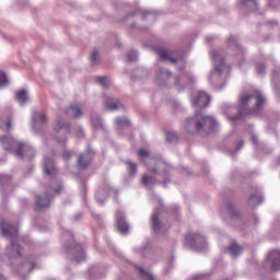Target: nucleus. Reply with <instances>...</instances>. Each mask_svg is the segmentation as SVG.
I'll use <instances>...</instances> for the list:
<instances>
[{
    "mask_svg": "<svg viewBox=\"0 0 280 280\" xmlns=\"http://www.w3.org/2000/svg\"><path fill=\"white\" fill-rule=\"evenodd\" d=\"M0 231L3 237H8V240L11 242V244L5 248V259H9L10 261L21 257V248L19 247L25 245V241L18 240L19 228H16L14 224H11L10 222L2 221L0 223Z\"/></svg>",
    "mask_w": 280,
    "mask_h": 280,
    "instance_id": "obj_1",
    "label": "nucleus"
},
{
    "mask_svg": "<svg viewBox=\"0 0 280 280\" xmlns=\"http://www.w3.org/2000/svg\"><path fill=\"white\" fill-rule=\"evenodd\" d=\"M186 130L189 128H196L199 135H209L218 128V121L212 116H205L202 113L196 110V115L192 118H188L185 122Z\"/></svg>",
    "mask_w": 280,
    "mask_h": 280,
    "instance_id": "obj_2",
    "label": "nucleus"
},
{
    "mask_svg": "<svg viewBox=\"0 0 280 280\" xmlns=\"http://www.w3.org/2000/svg\"><path fill=\"white\" fill-rule=\"evenodd\" d=\"M1 145L8 152H12L14 156L20 159H34V148L27 143L14 140L12 137H2L0 139Z\"/></svg>",
    "mask_w": 280,
    "mask_h": 280,
    "instance_id": "obj_3",
    "label": "nucleus"
},
{
    "mask_svg": "<svg viewBox=\"0 0 280 280\" xmlns=\"http://www.w3.org/2000/svg\"><path fill=\"white\" fill-rule=\"evenodd\" d=\"M210 56L214 66V70L210 72L209 81L212 84H218L222 82L231 71V67L226 66L224 62V56L220 54V50H211Z\"/></svg>",
    "mask_w": 280,
    "mask_h": 280,
    "instance_id": "obj_4",
    "label": "nucleus"
},
{
    "mask_svg": "<svg viewBox=\"0 0 280 280\" xmlns=\"http://www.w3.org/2000/svg\"><path fill=\"white\" fill-rule=\"evenodd\" d=\"M264 104H266V97L259 91L254 94L244 93L240 96V108L248 115L261 110Z\"/></svg>",
    "mask_w": 280,
    "mask_h": 280,
    "instance_id": "obj_5",
    "label": "nucleus"
},
{
    "mask_svg": "<svg viewBox=\"0 0 280 280\" xmlns=\"http://www.w3.org/2000/svg\"><path fill=\"white\" fill-rule=\"evenodd\" d=\"M138 156L140 161L147 164L149 172H152L155 176H165V172L170 170L165 160L150 156V152L145 149L138 150Z\"/></svg>",
    "mask_w": 280,
    "mask_h": 280,
    "instance_id": "obj_6",
    "label": "nucleus"
},
{
    "mask_svg": "<svg viewBox=\"0 0 280 280\" xmlns=\"http://www.w3.org/2000/svg\"><path fill=\"white\" fill-rule=\"evenodd\" d=\"M52 130V137L57 145H59V148H65V143H67V133L71 132V128H69V125L65 122V118H57L54 121Z\"/></svg>",
    "mask_w": 280,
    "mask_h": 280,
    "instance_id": "obj_7",
    "label": "nucleus"
},
{
    "mask_svg": "<svg viewBox=\"0 0 280 280\" xmlns=\"http://www.w3.org/2000/svg\"><path fill=\"white\" fill-rule=\"evenodd\" d=\"M158 54H159V60H161L162 62H172L173 65H177V67H182V68H178L179 71L183 70V67H185V59L176 58L178 52L174 50H165L163 48H160L158 49Z\"/></svg>",
    "mask_w": 280,
    "mask_h": 280,
    "instance_id": "obj_8",
    "label": "nucleus"
},
{
    "mask_svg": "<svg viewBox=\"0 0 280 280\" xmlns=\"http://www.w3.org/2000/svg\"><path fill=\"white\" fill-rule=\"evenodd\" d=\"M185 245L194 250H202L207 248V238L198 233H191L185 237Z\"/></svg>",
    "mask_w": 280,
    "mask_h": 280,
    "instance_id": "obj_9",
    "label": "nucleus"
},
{
    "mask_svg": "<svg viewBox=\"0 0 280 280\" xmlns=\"http://www.w3.org/2000/svg\"><path fill=\"white\" fill-rule=\"evenodd\" d=\"M211 102V97L206 92H197L196 95L191 98V104L195 108H207Z\"/></svg>",
    "mask_w": 280,
    "mask_h": 280,
    "instance_id": "obj_10",
    "label": "nucleus"
},
{
    "mask_svg": "<svg viewBox=\"0 0 280 280\" xmlns=\"http://www.w3.org/2000/svg\"><path fill=\"white\" fill-rule=\"evenodd\" d=\"M266 266L270 270H280V250L272 249L266 257Z\"/></svg>",
    "mask_w": 280,
    "mask_h": 280,
    "instance_id": "obj_11",
    "label": "nucleus"
},
{
    "mask_svg": "<svg viewBox=\"0 0 280 280\" xmlns=\"http://www.w3.org/2000/svg\"><path fill=\"white\" fill-rule=\"evenodd\" d=\"M151 224L152 230L156 233V235H163V233H167L170 230V224L161 223V220H159V212H153L151 217Z\"/></svg>",
    "mask_w": 280,
    "mask_h": 280,
    "instance_id": "obj_12",
    "label": "nucleus"
},
{
    "mask_svg": "<svg viewBox=\"0 0 280 280\" xmlns=\"http://www.w3.org/2000/svg\"><path fill=\"white\" fill-rule=\"evenodd\" d=\"M191 82H194V75L190 73L174 78V86L177 91H183V89H185L187 84H191Z\"/></svg>",
    "mask_w": 280,
    "mask_h": 280,
    "instance_id": "obj_13",
    "label": "nucleus"
},
{
    "mask_svg": "<svg viewBox=\"0 0 280 280\" xmlns=\"http://www.w3.org/2000/svg\"><path fill=\"white\" fill-rule=\"evenodd\" d=\"M44 172L46 176H56L57 170H56V164L54 163V160L49 159L47 154L44 155Z\"/></svg>",
    "mask_w": 280,
    "mask_h": 280,
    "instance_id": "obj_14",
    "label": "nucleus"
},
{
    "mask_svg": "<svg viewBox=\"0 0 280 280\" xmlns=\"http://www.w3.org/2000/svg\"><path fill=\"white\" fill-rule=\"evenodd\" d=\"M94 153L91 150L85 151L78 159L79 167L82 170H86L89 165H91V161H93Z\"/></svg>",
    "mask_w": 280,
    "mask_h": 280,
    "instance_id": "obj_15",
    "label": "nucleus"
},
{
    "mask_svg": "<svg viewBox=\"0 0 280 280\" xmlns=\"http://www.w3.org/2000/svg\"><path fill=\"white\" fill-rule=\"evenodd\" d=\"M170 78H172V71L164 69V68H160L158 70L156 80H158L159 84H163V82H164V86H167Z\"/></svg>",
    "mask_w": 280,
    "mask_h": 280,
    "instance_id": "obj_16",
    "label": "nucleus"
},
{
    "mask_svg": "<svg viewBox=\"0 0 280 280\" xmlns=\"http://www.w3.org/2000/svg\"><path fill=\"white\" fill-rule=\"evenodd\" d=\"M116 222L120 233H128L130 231V225H128V222L124 219V213L119 210L116 212Z\"/></svg>",
    "mask_w": 280,
    "mask_h": 280,
    "instance_id": "obj_17",
    "label": "nucleus"
},
{
    "mask_svg": "<svg viewBox=\"0 0 280 280\" xmlns=\"http://www.w3.org/2000/svg\"><path fill=\"white\" fill-rule=\"evenodd\" d=\"M69 250H72L74 254V257L71 258V261H77V264H80L86 259V255L84 254V249L80 245H74L73 247H69Z\"/></svg>",
    "mask_w": 280,
    "mask_h": 280,
    "instance_id": "obj_18",
    "label": "nucleus"
},
{
    "mask_svg": "<svg viewBox=\"0 0 280 280\" xmlns=\"http://www.w3.org/2000/svg\"><path fill=\"white\" fill-rule=\"evenodd\" d=\"M105 108L106 110H125L126 107L121 102L115 100V98H107L105 101Z\"/></svg>",
    "mask_w": 280,
    "mask_h": 280,
    "instance_id": "obj_19",
    "label": "nucleus"
},
{
    "mask_svg": "<svg viewBox=\"0 0 280 280\" xmlns=\"http://www.w3.org/2000/svg\"><path fill=\"white\" fill-rule=\"evenodd\" d=\"M115 126H116V129L118 130V135H121V132L119 130H126V129L130 128V126H131L130 118L117 117L115 119Z\"/></svg>",
    "mask_w": 280,
    "mask_h": 280,
    "instance_id": "obj_20",
    "label": "nucleus"
},
{
    "mask_svg": "<svg viewBox=\"0 0 280 280\" xmlns=\"http://www.w3.org/2000/svg\"><path fill=\"white\" fill-rule=\"evenodd\" d=\"M51 202V197H43L38 196L36 200V209L37 211H43L44 209H49V205Z\"/></svg>",
    "mask_w": 280,
    "mask_h": 280,
    "instance_id": "obj_21",
    "label": "nucleus"
},
{
    "mask_svg": "<svg viewBox=\"0 0 280 280\" xmlns=\"http://www.w3.org/2000/svg\"><path fill=\"white\" fill-rule=\"evenodd\" d=\"M32 119V128L33 130H36V124H45V121H47V116L45 115V112H34Z\"/></svg>",
    "mask_w": 280,
    "mask_h": 280,
    "instance_id": "obj_22",
    "label": "nucleus"
},
{
    "mask_svg": "<svg viewBox=\"0 0 280 280\" xmlns=\"http://www.w3.org/2000/svg\"><path fill=\"white\" fill-rule=\"evenodd\" d=\"M66 115L68 117H73L74 119H78V117H82L84 114L82 113V109H80V106H78V105H70L66 109Z\"/></svg>",
    "mask_w": 280,
    "mask_h": 280,
    "instance_id": "obj_23",
    "label": "nucleus"
},
{
    "mask_svg": "<svg viewBox=\"0 0 280 280\" xmlns=\"http://www.w3.org/2000/svg\"><path fill=\"white\" fill-rule=\"evenodd\" d=\"M91 122L94 130H102L104 128V122L102 121V117L98 114L93 113L91 115Z\"/></svg>",
    "mask_w": 280,
    "mask_h": 280,
    "instance_id": "obj_24",
    "label": "nucleus"
},
{
    "mask_svg": "<svg viewBox=\"0 0 280 280\" xmlns=\"http://www.w3.org/2000/svg\"><path fill=\"white\" fill-rule=\"evenodd\" d=\"M228 252L230 253L231 257H240L242 253H244V248L238 244L234 243L230 247H228Z\"/></svg>",
    "mask_w": 280,
    "mask_h": 280,
    "instance_id": "obj_25",
    "label": "nucleus"
},
{
    "mask_svg": "<svg viewBox=\"0 0 280 280\" xmlns=\"http://www.w3.org/2000/svg\"><path fill=\"white\" fill-rule=\"evenodd\" d=\"M15 97L20 104V106H23L25 102L30 100V96H27V91L25 90H20L15 93Z\"/></svg>",
    "mask_w": 280,
    "mask_h": 280,
    "instance_id": "obj_26",
    "label": "nucleus"
},
{
    "mask_svg": "<svg viewBox=\"0 0 280 280\" xmlns=\"http://www.w3.org/2000/svg\"><path fill=\"white\" fill-rule=\"evenodd\" d=\"M155 183H156V179L153 176L148 174L143 175L142 185H144V187H148V189H152Z\"/></svg>",
    "mask_w": 280,
    "mask_h": 280,
    "instance_id": "obj_27",
    "label": "nucleus"
},
{
    "mask_svg": "<svg viewBox=\"0 0 280 280\" xmlns=\"http://www.w3.org/2000/svg\"><path fill=\"white\" fill-rule=\"evenodd\" d=\"M264 198L261 195H252L248 199L249 207H257V205H261Z\"/></svg>",
    "mask_w": 280,
    "mask_h": 280,
    "instance_id": "obj_28",
    "label": "nucleus"
},
{
    "mask_svg": "<svg viewBox=\"0 0 280 280\" xmlns=\"http://www.w3.org/2000/svg\"><path fill=\"white\" fill-rule=\"evenodd\" d=\"M138 272H140L143 280H154V276L150 271L145 270L143 267H138Z\"/></svg>",
    "mask_w": 280,
    "mask_h": 280,
    "instance_id": "obj_29",
    "label": "nucleus"
},
{
    "mask_svg": "<svg viewBox=\"0 0 280 280\" xmlns=\"http://www.w3.org/2000/svg\"><path fill=\"white\" fill-rule=\"evenodd\" d=\"M0 128H2V130H7V131L12 130V121L10 120V118L0 119Z\"/></svg>",
    "mask_w": 280,
    "mask_h": 280,
    "instance_id": "obj_30",
    "label": "nucleus"
},
{
    "mask_svg": "<svg viewBox=\"0 0 280 280\" xmlns=\"http://www.w3.org/2000/svg\"><path fill=\"white\" fill-rule=\"evenodd\" d=\"M228 47H232V49H235L236 51H242V48L237 44V39L235 37H230L229 38Z\"/></svg>",
    "mask_w": 280,
    "mask_h": 280,
    "instance_id": "obj_31",
    "label": "nucleus"
},
{
    "mask_svg": "<svg viewBox=\"0 0 280 280\" xmlns=\"http://www.w3.org/2000/svg\"><path fill=\"white\" fill-rule=\"evenodd\" d=\"M98 82L103 89H108V86H110V80L106 77H98Z\"/></svg>",
    "mask_w": 280,
    "mask_h": 280,
    "instance_id": "obj_32",
    "label": "nucleus"
},
{
    "mask_svg": "<svg viewBox=\"0 0 280 280\" xmlns=\"http://www.w3.org/2000/svg\"><path fill=\"white\" fill-rule=\"evenodd\" d=\"M178 139V135L174 131H170L166 133V141H168V143H174V141H176Z\"/></svg>",
    "mask_w": 280,
    "mask_h": 280,
    "instance_id": "obj_33",
    "label": "nucleus"
},
{
    "mask_svg": "<svg viewBox=\"0 0 280 280\" xmlns=\"http://www.w3.org/2000/svg\"><path fill=\"white\" fill-rule=\"evenodd\" d=\"M10 180H12V178L9 175H0V185L3 187L9 186L10 185Z\"/></svg>",
    "mask_w": 280,
    "mask_h": 280,
    "instance_id": "obj_34",
    "label": "nucleus"
},
{
    "mask_svg": "<svg viewBox=\"0 0 280 280\" xmlns=\"http://www.w3.org/2000/svg\"><path fill=\"white\" fill-rule=\"evenodd\" d=\"M90 60L93 65H97V62H100V52L97 50H93L90 56Z\"/></svg>",
    "mask_w": 280,
    "mask_h": 280,
    "instance_id": "obj_35",
    "label": "nucleus"
},
{
    "mask_svg": "<svg viewBox=\"0 0 280 280\" xmlns=\"http://www.w3.org/2000/svg\"><path fill=\"white\" fill-rule=\"evenodd\" d=\"M3 86H8V77L0 71V89H3Z\"/></svg>",
    "mask_w": 280,
    "mask_h": 280,
    "instance_id": "obj_36",
    "label": "nucleus"
},
{
    "mask_svg": "<svg viewBox=\"0 0 280 280\" xmlns=\"http://www.w3.org/2000/svg\"><path fill=\"white\" fill-rule=\"evenodd\" d=\"M127 165H129V172L132 176L137 174V163H133L132 161H127Z\"/></svg>",
    "mask_w": 280,
    "mask_h": 280,
    "instance_id": "obj_37",
    "label": "nucleus"
},
{
    "mask_svg": "<svg viewBox=\"0 0 280 280\" xmlns=\"http://www.w3.org/2000/svg\"><path fill=\"white\" fill-rule=\"evenodd\" d=\"M137 58H138V55L135 50H131L127 54V60H129V62H135Z\"/></svg>",
    "mask_w": 280,
    "mask_h": 280,
    "instance_id": "obj_38",
    "label": "nucleus"
},
{
    "mask_svg": "<svg viewBox=\"0 0 280 280\" xmlns=\"http://www.w3.org/2000/svg\"><path fill=\"white\" fill-rule=\"evenodd\" d=\"M106 194V190H97L96 200L100 205H104V199L102 197Z\"/></svg>",
    "mask_w": 280,
    "mask_h": 280,
    "instance_id": "obj_39",
    "label": "nucleus"
},
{
    "mask_svg": "<svg viewBox=\"0 0 280 280\" xmlns=\"http://www.w3.org/2000/svg\"><path fill=\"white\" fill-rule=\"evenodd\" d=\"M226 211L231 218H235V215H237V212H235V208L232 206V203L226 206Z\"/></svg>",
    "mask_w": 280,
    "mask_h": 280,
    "instance_id": "obj_40",
    "label": "nucleus"
},
{
    "mask_svg": "<svg viewBox=\"0 0 280 280\" xmlns=\"http://www.w3.org/2000/svg\"><path fill=\"white\" fill-rule=\"evenodd\" d=\"M256 71H257L258 75H264L266 73V66L264 63L257 65Z\"/></svg>",
    "mask_w": 280,
    "mask_h": 280,
    "instance_id": "obj_41",
    "label": "nucleus"
},
{
    "mask_svg": "<svg viewBox=\"0 0 280 280\" xmlns=\"http://www.w3.org/2000/svg\"><path fill=\"white\" fill-rule=\"evenodd\" d=\"M230 119H231V121H233V124H242V121H244L242 114H240L237 116H232V117H230Z\"/></svg>",
    "mask_w": 280,
    "mask_h": 280,
    "instance_id": "obj_42",
    "label": "nucleus"
},
{
    "mask_svg": "<svg viewBox=\"0 0 280 280\" xmlns=\"http://www.w3.org/2000/svg\"><path fill=\"white\" fill-rule=\"evenodd\" d=\"M35 265L33 262H25V265L23 266V270H27V272H32V270H34Z\"/></svg>",
    "mask_w": 280,
    "mask_h": 280,
    "instance_id": "obj_43",
    "label": "nucleus"
},
{
    "mask_svg": "<svg viewBox=\"0 0 280 280\" xmlns=\"http://www.w3.org/2000/svg\"><path fill=\"white\" fill-rule=\"evenodd\" d=\"M242 3L243 5H257L256 0H243Z\"/></svg>",
    "mask_w": 280,
    "mask_h": 280,
    "instance_id": "obj_44",
    "label": "nucleus"
},
{
    "mask_svg": "<svg viewBox=\"0 0 280 280\" xmlns=\"http://www.w3.org/2000/svg\"><path fill=\"white\" fill-rule=\"evenodd\" d=\"M136 72L138 73L139 78H143V75H145V73H148V70H143V68H138L136 70Z\"/></svg>",
    "mask_w": 280,
    "mask_h": 280,
    "instance_id": "obj_45",
    "label": "nucleus"
},
{
    "mask_svg": "<svg viewBox=\"0 0 280 280\" xmlns=\"http://www.w3.org/2000/svg\"><path fill=\"white\" fill-rule=\"evenodd\" d=\"M74 132H78V137H84V131L82 130V127L80 126H77L74 129H73Z\"/></svg>",
    "mask_w": 280,
    "mask_h": 280,
    "instance_id": "obj_46",
    "label": "nucleus"
},
{
    "mask_svg": "<svg viewBox=\"0 0 280 280\" xmlns=\"http://www.w3.org/2000/svg\"><path fill=\"white\" fill-rule=\"evenodd\" d=\"M73 155V152L71 151H67L62 154V158L67 161L68 159H70Z\"/></svg>",
    "mask_w": 280,
    "mask_h": 280,
    "instance_id": "obj_47",
    "label": "nucleus"
},
{
    "mask_svg": "<svg viewBox=\"0 0 280 280\" xmlns=\"http://www.w3.org/2000/svg\"><path fill=\"white\" fill-rule=\"evenodd\" d=\"M140 12H141V14L144 16V19H145V16H148V14H152V12H150V11H148V10H140Z\"/></svg>",
    "mask_w": 280,
    "mask_h": 280,
    "instance_id": "obj_48",
    "label": "nucleus"
},
{
    "mask_svg": "<svg viewBox=\"0 0 280 280\" xmlns=\"http://www.w3.org/2000/svg\"><path fill=\"white\" fill-rule=\"evenodd\" d=\"M252 143H254V145H256V143H257V136L252 135Z\"/></svg>",
    "mask_w": 280,
    "mask_h": 280,
    "instance_id": "obj_49",
    "label": "nucleus"
},
{
    "mask_svg": "<svg viewBox=\"0 0 280 280\" xmlns=\"http://www.w3.org/2000/svg\"><path fill=\"white\" fill-rule=\"evenodd\" d=\"M60 189H61V186H58L57 188H54L52 191H55V194H60Z\"/></svg>",
    "mask_w": 280,
    "mask_h": 280,
    "instance_id": "obj_50",
    "label": "nucleus"
},
{
    "mask_svg": "<svg viewBox=\"0 0 280 280\" xmlns=\"http://www.w3.org/2000/svg\"><path fill=\"white\" fill-rule=\"evenodd\" d=\"M108 194H117L116 189L109 188Z\"/></svg>",
    "mask_w": 280,
    "mask_h": 280,
    "instance_id": "obj_51",
    "label": "nucleus"
},
{
    "mask_svg": "<svg viewBox=\"0 0 280 280\" xmlns=\"http://www.w3.org/2000/svg\"><path fill=\"white\" fill-rule=\"evenodd\" d=\"M206 40L207 43H211V40H213V37H207Z\"/></svg>",
    "mask_w": 280,
    "mask_h": 280,
    "instance_id": "obj_52",
    "label": "nucleus"
},
{
    "mask_svg": "<svg viewBox=\"0 0 280 280\" xmlns=\"http://www.w3.org/2000/svg\"><path fill=\"white\" fill-rule=\"evenodd\" d=\"M244 145V142L243 141H241L240 143H238V148H237V150H240V148H242Z\"/></svg>",
    "mask_w": 280,
    "mask_h": 280,
    "instance_id": "obj_53",
    "label": "nucleus"
},
{
    "mask_svg": "<svg viewBox=\"0 0 280 280\" xmlns=\"http://www.w3.org/2000/svg\"><path fill=\"white\" fill-rule=\"evenodd\" d=\"M0 280H5V277H3V275L0 273Z\"/></svg>",
    "mask_w": 280,
    "mask_h": 280,
    "instance_id": "obj_54",
    "label": "nucleus"
},
{
    "mask_svg": "<svg viewBox=\"0 0 280 280\" xmlns=\"http://www.w3.org/2000/svg\"><path fill=\"white\" fill-rule=\"evenodd\" d=\"M163 186H164V187H166V184H165V182H163Z\"/></svg>",
    "mask_w": 280,
    "mask_h": 280,
    "instance_id": "obj_55",
    "label": "nucleus"
}]
</instances>
